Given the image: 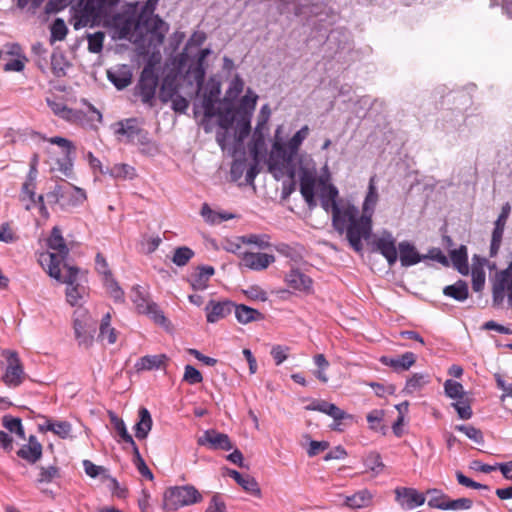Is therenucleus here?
Listing matches in <instances>:
<instances>
[{
    "instance_id": "61",
    "label": "nucleus",
    "mask_w": 512,
    "mask_h": 512,
    "mask_svg": "<svg viewBox=\"0 0 512 512\" xmlns=\"http://www.w3.org/2000/svg\"><path fill=\"white\" fill-rule=\"evenodd\" d=\"M133 453L136 458V465H137L139 473L143 477H145L149 480H153V478H154L153 473L151 472V470L149 469V467L146 465L145 461L141 457V454H140L137 446L135 448H133Z\"/></svg>"
},
{
    "instance_id": "12",
    "label": "nucleus",
    "mask_w": 512,
    "mask_h": 512,
    "mask_svg": "<svg viewBox=\"0 0 512 512\" xmlns=\"http://www.w3.org/2000/svg\"><path fill=\"white\" fill-rule=\"evenodd\" d=\"M114 26L120 39L130 38L134 33L140 34V19L129 14H117L113 18Z\"/></svg>"
},
{
    "instance_id": "8",
    "label": "nucleus",
    "mask_w": 512,
    "mask_h": 512,
    "mask_svg": "<svg viewBox=\"0 0 512 512\" xmlns=\"http://www.w3.org/2000/svg\"><path fill=\"white\" fill-rule=\"evenodd\" d=\"M63 268L66 269V273H61V280L58 281L67 284V302L72 306L78 305L86 295V287L81 283L83 276H80V270L75 266L63 263Z\"/></svg>"
},
{
    "instance_id": "57",
    "label": "nucleus",
    "mask_w": 512,
    "mask_h": 512,
    "mask_svg": "<svg viewBox=\"0 0 512 512\" xmlns=\"http://www.w3.org/2000/svg\"><path fill=\"white\" fill-rule=\"evenodd\" d=\"M104 285L111 295V297L116 301H122L124 297V292L121 287L118 285L116 280L111 276L104 278Z\"/></svg>"
},
{
    "instance_id": "47",
    "label": "nucleus",
    "mask_w": 512,
    "mask_h": 512,
    "mask_svg": "<svg viewBox=\"0 0 512 512\" xmlns=\"http://www.w3.org/2000/svg\"><path fill=\"white\" fill-rule=\"evenodd\" d=\"M426 493L429 496V507L444 510L445 504L448 500V496L446 494L438 489H429Z\"/></svg>"
},
{
    "instance_id": "30",
    "label": "nucleus",
    "mask_w": 512,
    "mask_h": 512,
    "mask_svg": "<svg viewBox=\"0 0 512 512\" xmlns=\"http://www.w3.org/2000/svg\"><path fill=\"white\" fill-rule=\"evenodd\" d=\"M178 92V85L176 78L170 75H167L163 78L162 83L160 85L159 91V99L163 103L169 102L173 97H175Z\"/></svg>"
},
{
    "instance_id": "49",
    "label": "nucleus",
    "mask_w": 512,
    "mask_h": 512,
    "mask_svg": "<svg viewBox=\"0 0 512 512\" xmlns=\"http://www.w3.org/2000/svg\"><path fill=\"white\" fill-rule=\"evenodd\" d=\"M444 391L447 397L460 400L464 397L465 391L463 385L457 381L448 379L444 383Z\"/></svg>"
},
{
    "instance_id": "7",
    "label": "nucleus",
    "mask_w": 512,
    "mask_h": 512,
    "mask_svg": "<svg viewBox=\"0 0 512 512\" xmlns=\"http://www.w3.org/2000/svg\"><path fill=\"white\" fill-rule=\"evenodd\" d=\"M296 153L288 145L275 141L269 159V170L286 173L290 178L295 176L294 159Z\"/></svg>"
},
{
    "instance_id": "58",
    "label": "nucleus",
    "mask_w": 512,
    "mask_h": 512,
    "mask_svg": "<svg viewBox=\"0 0 512 512\" xmlns=\"http://www.w3.org/2000/svg\"><path fill=\"white\" fill-rule=\"evenodd\" d=\"M472 505L473 501L469 498L463 497L452 500L448 497L444 510H469L470 508H472Z\"/></svg>"
},
{
    "instance_id": "13",
    "label": "nucleus",
    "mask_w": 512,
    "mask_h": 512,
    "mask_svg": "<svg viewBox=\"0 0 512 512\" xmlns=\"http://www.w3.org/2000/svg\"><path fill=\"white\" fill-rule=\"evenodd\" d=\"M198 444L208 446L212 450L229 451L233 448L229 436L214 429L206 430L198 439Z\"/></svg>"
},
{
    "instance_id": "6",
    "label": "nucleus",
    "mask_w": 512,
    "mask_h": 512,
    "mask_svg": "<svg viewBox=\"0 0 512 512\" xmlns=\"http://www.w3.org/2000/svg\"><path fill=\"white\" fill-rule=\"evenodd\" d=\"M158 85L159 77L156 73L155 64L152 61H148L143 67L135 86V95L141 98L142 103L153 107Z\"/></svg>"
},
{
    "instance_id": "31",
    "label": "nucleus",
    "mask_w": 512,
    "mask_h": 512,
    "mask_svg": "<svg viewBox=\"0 0 512 512\" xmlns=\"http://www.w3.org/2000/svg\"><path fill=\"white\" fill-rule=\"evenodd\" d=\"M110 423L113 426L114 430L119 435L121 441L128 443L131 445L132 449L135 448L137 445L135 441L133 440L132 436L127 431L126 425L124 421L119 418L116 413L109 411L108 412Z\"/></svg>"
},
{
    "instance_id": "16",
    "label": "nucleus",
    "mask_w": 512,
    "mask_h": 512,
    "mask_svg": "<svg viewBox=\"0 0 512 512\" xmlns=\"http://www.w3.org/2000/svg\"><path fill=\"white\" fill-rule=\"evenodd\" d=\"M512 278V262L508 267L497 272L493 280L492 294L494 305H500L505 298L506 284Z\"/></svg>"
},
{
    "instance_id": "44",
    "label": "nucleus",
    "mask_w": 512,
    "mask_h": 512,
    "mask_svg": "<svg viewBox=\"0 0 512 512\" xmlns=\"http://www.w3.org/2000/svg\"><path fill=\"white\" fill-rule=\"evenodd\" d=\"M69 194V190L66 186L56 185L54 189L48 192L45 196L48 204H60L62 206L63 202H66V198Z\"/></svg>"
},
{
    "instance_id": "20",
    "label": "nucleus",
    "mask_w": 512,
    "mask_h": 512,
    "mask_svg": "<svg viewBox=\"0 0 512 512\" xmlns=\"http://www.w3.org/2000/svg\"><path fill=\"white\" fill-rule=\"evenodd\" d=\"M399 258L403 267L415 265L426 259L425 255H420L415 246L408 241L399 243Z\"/></svg>"
},
{
    "instance_id": "43",
    "label": "nucleus",
    "mask_w": 512,
    "mask_h": 512,
    "mask_svg": "<svg viewBox=\"0 0 512 512\" xmlns=\"http://www.w3.org/2000/svg\"><path fill=\"white\" fill-rule=\"evenodd\" d=\"M251 91L248 90L247 94L242 97L240 100L238 113L241 115H245L247 117H251L253 111L255 110L258 96L255 94L250 95Z\"/></svg>"
},
{
    "instance_id": "29",
    "label": "nucleus",
    "mask_w": 512,
    "mask_h": 512,
    "mask_svg": "<svg viewBox=\"0 0 512 512\" xmlns=\"http://www.w3.org/2000/svg\"><path fill=\"white\" fill-rule=\"evenodd\" d=\"M450 259L454 268L462 275H468L469 273V265H468V254L467 248L464 245H461L458 249H454L450 251Z\"/></svg>"
},
{
    "instance_id": "22",
    "label": "nucleus",
    "mask_w": 512,
    "mask_h": 512,
    "mask_svg": "<svg viewBox=\"0 0 512 512\" xmlns=\"http://www.w3.org/2000/svg\"><path fill=\"white\" fill-rule=\"evenodd\" d=\"M486 263L485 258H481L478 255H474L473 264L471 269L472 276V288L475 292H480L485 285V271L484 265Z\"/></svg>"
},
{
    "instance_id": "60",
    "label": "nucleus",
    "mask_w": 512,
    "mask_h": 512,
    "mask_svg": "<svg viewBox=\"0 0 512 512\" xmlns=\"http://www.w3.org/2000/svg\"><path fill=\"white\" fill-rule=\"evenodd\" d=\"M104 37V33L100 31L88 35V50L92 53L101 52L103 48Z\"/></svg>"
},
{
    "instance_id": "2",
    "label": "nucleus",
    "mask_w": 512,
    "mask_h": 512,
    "mask_svg": "<svg viewBox=\"0 0 512 512\" xmlns=\"http://www.w3.org/2000/svg\"><path fill=\"white\" fill-rule=\"evenodd\" d=\"M338 189L333 184L324 185L320 192L321 206L326 211L332 213V226L339 234L347 235L348 221L353 219L356 210L354 204L338 202Z\"/></svg>"
},
{
    "instance_id": "23",
    "label": "nucleus",
    "mask_w": 512,
    "mask_h": 512,
    "mask_svg": "<svg viewBox=\"0 0 512 512\" xmlns=\"http://www.w3.org/2000/svg\"><path fill=\"white\" fill-rule=\"evenodd\" d=\"M285 280L289 287L299 291H309L312 286L311 278L298 269H292Z\"/></svg>"
},
{
    "instance_id": "26",
    "label": "nucleus",
    "mask_w": 512,
    "mask_h": 512,
    "mask_svg": "<svg viewBox=\"0 0 512 512\" xmlns=\"http://www.w3.org/2000/svg\"><path fill=\"white\" fill-rule=\"evenodd\" d=\"M215 273L212 266H199L197 271L191 275L190 283L194 290H204L208 286V281Z\"/></svg>"
},
{
    "instance_id": "37",
    "label": "nucleus",
    "mask_w": 512,
    "mask_h": 512,
    "mask_svg": "<svg viewBox=\"0 0 512 512\" xmlns=\"http://www.w3.org/2000/svg\"><path fill=\"white\" fill-rule=\"evenodd\" d=\"M60 469L58 466L50 465L47 467L41 466L39 468V474L36 479V484L38 486L43 484L52 483L55 479L60 478Z\"/></svg>"
},
{
    "instance_id": "28",
    "label": "nucleus",
    "mask_w": 512,
    "mask_h": 512,
    "mask_svg": "<svg viewBox=\"0 0 512 512\" xmlns=\"http://www.w3.org/2000/svg\"><path fill=\"white\" fill-rule=\"evenodd\" d=\"M139 421L135 424V436L138 439H145L152 428V417L147 408L141 407L138 411Z\"/></svg>"
},
{
    "instance_id": "5",
    "label": "nucleus",
    "mask_w": 512,
    "mask_h": 512,
    "mask_svg": "<svg viewBox=\"0 0 512 512\" xmlns=\"http://www.w3.org/2000/svg\"><path fill=\"white\" fill-rule=\"evenodd\" d=\"M74 336L78 346L88 349L94 342V335L97 329V321L91 317L84 308H78L73 314Z\"/></svg>"
},
{
    "instance_id": "27",
    "label": "nucleus",
    "mask_w": 512,
    "mask_h": 512,
    "mask_svg": "<svg viewBox=\"0 0 512 512\" xmlns=\"http://www.w3.org/2000/svg\"><path fill=\"white\" fill-rule=\"evenodd\" d=\"M373 494L368 489L357 491L351 496H347L345 505L352 509L369 507L372 504Z\"/></svg>"
},
{
    "instance_id": "11",
    "label": "nucleus",
    "mask_w": 512,
    "mask_h": 512,
    "mask_svg": "<svg viewBox=\"0 0 512 512\" xmlns=\"http://www.w3.org/2000/svg\"><path fill=\"white\" fill-rule=\"evenodd\" d=\"M115 133L124 135L129 142L137 141L139 144L145 145L149 142L148 132L138 126L136 118H128L118 122Z\"/></svg>"
},
{
    "instance_id": "55",
    "label": "nucleus",
    "mask_w": 512,
    "mask_h": 512,
    "mask_svg": "<svg viewBox=\"0 0 512 512\" xmlns=\"http://www.w3.org/2000/svg\"><path fill=\"white\" fill-rule=\"evenodd\" d=\"M315 176L307 170H304L300 176V192L302 195L314 193Z\"/></svg>"
},
{
    "instance_id": "38",
    "label": "nucleus",
    "mask_w": 512,
    "mask_h": 512,
    "mask_svg": "<svg viewBox=\"0 0 512 512\" xmlns=\"http://www.w3.org/2000/svg\"><path fill=\"white\" fill-rule=\"evenodd\" d=\"M111 316L109 313L105 314L102 317L100 327H99V337L102 340H107L109 344H114L117 340L116 331L113 327H111Z\"/></svg>"
},
{
    "instance_id": "59",
    "label": "nucleus",
    "mask_w": 512,
    "mask_h": 512,
    "mask_svg": "<svg viewBox=\"0 0 512 512\" xmlns=\"http://www.w3.org/2000/svg\"><path fill=\"white\" fill-rule=\"evenodd\" d=\"M250 119L251 117L241 115L237 121L236 135L238 141H243L249 135L251 130Z\"/></svg>"
},
{
    "instance_id": "25",
    "label": "nucleus",
    "mask_w": 512,
    "mask_h": 512,
    "mask_svg": "<svg viewBox=\"0 0 512 512\" xmlns=\"http://www.w3.org/2000/svg\"><path fill=\"white\" fill-rule=\"evenodd\" d=\"M234 310L235 317L241 324H248L250 322L261 321L264 319V315L260 311L244 304H234Z\"/></svg>"
},
{
    "instance_id": "3",
    "label": "nucleus",
    "mask_w": 512,
    "mask_h": 512,
    "mask_svg": "<svg viewBox=\"0 0 512 512\" xmlns=\"http://www.w3.org/2000/svg\"><path fill=\"white\" fill-rule=\"evenodd\" d=\"M202 500V494L193 485L174 486L164 492L163 507L166 510L176 511L179 508L200 503Z\"/></svg>"
},
{
    "instance_id": "51",
    "label": "nucleus",
    "mask_w": 512,
    "mask_h": 512,
    "mask_svg": "<svg viewBox=\"0 0 512 512\" xmlns=\"http://www.w3.org/2000/svg\"><path fill=\"white\" fill-rule=\"evenodd\" d=\"M194 256V251L190 249L189 247L182 246L175 249L172 262L179 266H185L191 258Z\"/></svg>"
},
{
    "instance_id": "42",
    "label": "nucleus",
    "mask_w": 512,
    "mask_h": 512,
    "mask_svg": "<svg viewBox=\"0 0 512 512\" xmlns=\"http://www.w3.org/2000/svg\"><path fill=\"white\" fill-rule=\"evenodd\" d=\"M428 382L427 375L415 373L406 381L404 392L406 394H413L421 390Z\"/></svg>"
},
{
    "instance_id": "9",
    "label": "nucleus",
    "mask_w": 512,
    "mask_h": 512,
    "mask_svg": "<svg viewBox=\"0 0 512 512\" xmlns=\"http://www.w3.org/2000/svg\"><path fill=\"white\" fill-rule=\"evenodd\" d=\"M2 356L7 361V367L2 377L3 382L8 387L19 386L25 379V373L18 354L14 351L5 350Z\"/></svg>"
},
{
    "instance_id": "48",
    "label": "nucleus",
    "mask_w": 512,
    "mask_h": 512,
    "mask_svg": "<svg viewBox=\"0 0 512 512\" xmlns=\"http://www.w3.org/2000/svg\"><path fill=\"white\" fill-rule=\"evenodd\" d=\"M47 104L53 113L62 119L70 120L74 117V111L70 109L64 102L47 99Z\"/></svg>"
},
{
    "instance_id": "53",
    "label": "nucleus",
    "mask_w": 512,
    "mask_h": 512,
    "mask_svg": "<svg viewBox=\"0 0 512 512\" xmlns=\"http://www.w3.org/2000/svg\"><path fill=\"white\" fill-rule=\"evenodd\" d=\"M455 429L457 431H460L464 433L470 440L477 444H483L484 443V436L480 429L472 426V425H456Z\"/></svg>"
},
{
    "instance_id": "34",
    "label": "nucleus",
    "mask_w": 512,
    "mask_h": 512,
    "mask_svg": "<svg viewBox=\"0 0 512 512\" xmlns=\"http://www.w3.org/2000/svg\"><path fill=\"white\" fill-rule=\"evenodd\" d=\"M165 360L166 356L163 354L146 355L137 361L135 368L137 371L159 369L164 364Z\"/></svg>"
},
{
    "instance_id": "36",
    "label": "nucleus",
    "mask_w": 512,
    "mask_h": 512,
    "mask_svg": "<svg viewBox=\"0 0 512 512\" xmlns=\"http://www.w3.org/2000/svg\"><path fill=\"white\" fill-rule=\"evenodd\" d=\"M44 429V426H41ZM45 429L51 431L62 439H66L70 436L72 426L68 421H52L46 418Z\"/></svg>"
},
{
    "instance_id": "21",
    "label": "nucleus",
    "mask_w": 512,
    "mask_h": 512,
    "mask_svg": "<svg viewBox=\"0 0 512 512\" xmlns=\"http://www.w3.org/2000/svg\"><path fill=\"white\" fill-rule=\"evenodd\" d=\"M380 362L392 367L395 371H406L416 362V356L412 352H406L397 357L382 356Z\"/></svg>"
},
{
    "instance_id": "10",
    "label": "nucleus",
    "mask_w": 512,
    "mask_h": 512,
    "mask_svg": "<svg viewBox=\"0 0 512 512\" xmlns=\"http://www.w3.org/2000/svg\"><path fill=\"white\" fill-rule=\"evenodd\" d=\"M373 250L379 252L393 266L398 259V250L396 239L389 231H383L380 236L373 240Z\"/></svg>"
},
{
    "instance_id": "19",
    "label": "nucleus",
    "mask_w": 512,
    "mask_h": 512,
    "mask_svg": "<svg viewBox=\"0 0 512 512\" xmlns=\"http://www.w3.org/2000/svg\"><path fill=\"white\" fill-rule=\"evenodd\" d=\"M17 456L34 464L42 457V445L38 442L36 436L31 435L28 444L23 445L18 451Z\"/></svg>"
},
{
    "instance_id": "32",
    "label": "nucleus",
    "mask_w": 512,
    "mask_h": 512,
    "mask_svg": "<svg viewBox=\"0 0 512 512\" xmlns=\"http://www.w3.org/2000/svg\"><path fill=\"white\" fill-rule=\"evenodd\" d=\"M107 77L118 90L125 89L132 82V73L128 69L108 70Z\"/></svg>"
},
{
    "instance_id": "35",
    "label": "nucleus",
    "mask_w": 512,
    "mask_h": 512,
    "mask_svg": "<svg viewBox=\"0 0 512 512\" xmlns=\"http://www.w3.org/2000/svg\"><path fill=\"white\" fill-rule=\"evenodd\" d=\"M271 115V110L268 104L261 107L257 118V125L254 130V138L256 142H261L264 137V131L267 129V123Z\"/></svg>"
},
{
    "instance_id": "4",
    "label": "nucleus",
    "mask_w": 512,
    "mask_h": 512,
    "mask_svg": "<svg viewBox=\"0 0 512 512\" xmlns=\"http://www.w3.org/2000/svg\"><path fill=\"white\" fill-rule=\"evenodd\" d=\"M48 247L57 253H49L44 261H48V274L50 277L61 280V264L64 262L69 254V249L62 236V231L59 227L55 226L51 230L50 237L48 238Z\"/></svg>"
},
{
    "instance_id": "33",
    "label": "nucleus",
    "mask_w": 512,
    "mask_h": 512,
    "mask_svg": "<svg viewBox=\"0 0 512 512\" xmlns=\"http://www.w3.org/2000/svg\"><path fill=\"white\" fill-rule=\"evenodd\" d=\"M443 294L462 302L468 298V284L463 280H458L456 283L446 286L443 289Z\"/></svg>"
},
{
    "instance_id": "1",
    "label": "nucleus",
    "mask_w": 512,
    "mask_h": 512,
    "mask_svg": "<svg viewBox=\"0 0 512 512\" xmlns=\"http://www.w3.org/2000/svg\"><path fill=\"white\" fill-rule=\"evenodd\" d=\"M375 179L376 176L369 179L368 191L362 205V214H359L358 207L354 205L355 215L352 220L348 221L346 239L356 252L362 251V240L370 239L372 234V217L379 201Z\"/></svg>"
},
{
    "instance_id": "52",
    "label": "nucleus",
    "mask_w": 512,
    "mask_h": 512,
    "mask_svg": "<svg viewBox=\"0 0 512 512\" xmlns=\"http://www.w3.org/2000/svg\"><path fill=\"white\" fill-rule=\"evenodd\" d=\"M108 173L114 178L132 179L135 176V169L128 164L121 163L108 168Z\"/></svg>"
},
{
    "instance_id": "14",
    "label": "nucleus",
    "mask_w": 512,
    "mask_h": 512,
    "mask_svg": "<svg viewBox=\"0 0 512 512\" xmlns=\"http://www.w3.org/2000/svg\"><path fill=\"white\" fill-rule=\"evenodd\" d=\"M395 500L403 508L414 509L425 503V496L414 488L397 487Z\"/></svg>"
},
{
    "instance_id": "39",
    "label": "nucleus",
    "mask_w": 512,
    "mask_h": 512,
    "mask_svg": "<svg viewBox=\"0 0 512 512\" xmlns=\"http://www.w3.org/2000/svg\"><path fill=\"white\" fill-rule=\"evenodd\" d=\"M66 188L69 190V194L66 198V202L62 203L63 209L68 206H77L86 200V193L83 189L72 186L69 183H67Z\"/></svg>"
},
{
    "instance_id": "40",
    "label": "nucleus",
    "mask_w": 512,
    "mask_h": 512,
    "mask_svg": "<svg viewBox=\"0 0 512 512\" xmlns=\"http://www.w3.org/2000/svg\"><path fill=\"white\" fill-rule=\"evenodd\" d=\"M363 461L367 470L371 471L374 476L379 475L385 467L380 454L375 451L369 452Z\"/></svg>"
},
{
    "instance_id": "45",
    "label": "nucleus",
    "mask_w": 512,
    "mask_h": 512,
    "mask_svg": "<svg viewBox=\"0 0 512 512\" xmlns=\"http://www.w3.org/2000/svg\"><path fill=\"white\" fill-rule=\"evenodd\" d=\"M2 424L9 432L15 433L20 438L25 439V432L20 418L5 415L2 418Z\"/></svg>"
},
{
    "instance_id": "50",
    "label": "nucleus",
    "mask_w": 512,
    "mask_h": 512,
    "mask_svg": "<svg viewBox=\"0 0 512 512\" xmlns=\"http://www.w3.org/2000/svg\"><path fill=\"white\" fill-rule=\"evenodd\" d=\"M32 136L39 137L43 141H49L51 144H55V145L62 147L64 149L65 156L72 155L75 152L74 145L72 144L71 141H69L66 138H63L60 136H55L50 139H47L46 137L40 136V134H38L36 132H32Z\"/></svg>"
},
{
    "instance_id": "46",
    "label": "nucleus",
    "mask_w": 512,
    "mask_h": 512,
    "mask_svg": "<svg viewBox=\"0 0 512 512\" xmlns=\"http://www.w3.org/2000/svg\"><path fill=\"white\" fill-rule=\"evenodd\" d=\"M510 211L511 206L509 203H506L502 206L501 213L499 214L497 220L495 221V226L492 235L503 238L505 225L509 217Z\"/></svg>"
},
{
    "instance_id": "62",
    "label": "nucleus",
    "mask_w": 512,
    "mask_h": 512,
    "mask_svg": "<svg viewBox=\"0 0 512 512\" xmlns=\"http://www.w3.org/2000/svg\"><path fill=\"white\" fill-rule=\"evenodd\" d=\"M219 116L218 125L221 129H230L235 120L232 108H226L224 112L218 111L216 114Z\"/></svg>"
},
{
    "instance_id": "15",
    "label": "nucleus",
    "mask_w": 512,
    "mask_h": 512,
    "mask_svg": "<svg viewBox=\"0 0 512 512\" xmlns=\"http://www.w3.org/2000/svg\"><path fill=\"white\" fill-rule=\"evenodd\" d=\"M167 30L166 23L158 15L140 19V35L150 33L161 43L164 40Z\"/></svg>"
},
{
    "instance_id": "17",
    "label": "nucleus",
    "mask_w": 512,
    "mask_h": 512,
    "mask_svg": "<svg viewBox=\"0 0 512 512\" xmlns=\"http://www.w3.org/2000/svg\"><path fill=\"white\" fill-rule=\"evenodd\" d=\"M275 261V257L266 253L246 252L241 258V265L252 270H264Z\"/></svg>"
},
{
    "instance_id": "24",
    "label": "nucleus",
    "mask_w": 512,
    "mask_h": 512,
    "mask_svg": "<svg viewBox=\"0 0 512 512\" xmlns=\"http://www.w3.org/2000/svg\"><path fill=\"white\" fill-rule=\"evenodd\" d=\"M228 476L233 478L246 492L259 496L261 491L254 477L241 474L236 470H228Z\"/></svg>"
},
{
    "instance_id": "64",
    "label": "nucleus",
    "mask_w": 512,
    "mask_h": 512,
    "mask_svg": "<svg viewBox=\"0 0 512 512\" xmlns=\"http://www.w3.org/2000/svg\"><path fill=\"white\" fill-rule=\"evenodd\" d=\"M452 406L457 411L460 419L468 420L473 415L471 405L467 401H457L452 403Z\"/></svg>"
},
{
    "instance_id": "63",
    "label": "nucleus",
    "mask_w": 512,
    "mask_h": 512,
    "mask_svg": "<svg viewBox=\"0 0 512 512\" xmlns=\"http://www.w3.org/2000/svg\"><path fill=\"white\" fill-rule=\"evenodd\" d=\"M183 380L191 385L201 383L203 381L202 374L191 365L185 366Z\"/></svg>"
},
{
    "instance_id": "18",
    "label": "nucleus",
    "mask_w": 512,
    "mask_h": 512,
    "mask_svg": "<svg viewBox=\"0 0 512 512\" xmlns=\"http://www.w3.org/2000/svg\"><path fill=\"white\" fill-rule=\"evenodd\" d=\"M233 308L234 303L231 301L215 302L211 300L205 308L207 312V321L209 323H216L220 319L229 315Z\"/></svg>"
},
{
    "instance_id": "56",
    "label": "nucleus",
    "mask_w": 512,
    "mask_h": 512,
    "mask_svg": "<svg viewBox=\"0 0 512 512\" xmlns=\"http://www.w3.org/2000/svg\"><path fill=\"white\" fill-rule=\"evenodd\" d=\"M309 131H310L309 127L307 125H304L300 130H298L292 136V138L287 143V145L289 146L290 150H292V152H295L297 154L303 141L307 138Z\"/></svg>"
},
{
    "instance_id": "54",
    "label": "nucleus",
    "mask_w": 512,
    "mask_h": 512,
    "mask_svg": "<svg viewBox=\"0 0 512 512\" xmlns=\"http://www.w3.org/2000/svg\"><path fill=\"white\" fill-rule=\"evenodd\" d=\"M68 33V28L63 19L57 18L51 25V38L50 41H62Z\"/></svg>"
},
{
    "instance_id": "41",
    "label": "nucleus",
    "mask_w": 512,
    "mask_h": 512,
    "mask_svg": "<svg viewBox=\"0 0 512 512\" xmlns=\"http://www.w3.org/2000/svg\"><path fill=\"white\" fill-rule=\"evenodd\" d=\"M131 299L139 313L147 311V309H149V305L153 303L148 299L147 295L140 286H135L132 288Z\"/></svg>"
}]
</instances>
